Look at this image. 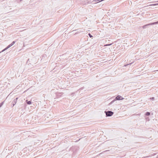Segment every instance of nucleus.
Segmentation results:
<instances>
[{"mask_svg":"<svg viewBox=\"0 0 158 158\" xmlns=\"http://www.w3.org/2000/svg\"><path fill=\"white\" fill-rule=\"evenodd\" d=\"M116 99L117 100H121L123 99V98L120 96H118L116 98Z\"/></svg>","mask_w":158,"mask_h":158,"instance_id":"nucleus-2","label":"nucleus"},{"mask_svg":"<svg viewBox=\"0 0 158 158\" xmlns=\"http://www.w3.org/2000/svg\"><path fill=\"white\" fill-rule=\"evenodd\" d=\"M110 45L109 44H108V45Z\"/></svg>","mask_w":158,"mask_h":158,"instance_id":"nucleus-9","label":"nucleus"},{"mask_svg":"<svg viewBox=\"0 0 158 158\" xmlns=\"http://www.w3.org/2000/svg\"><path fill=\"white\" fill-rule=\"evenodd\" d=\"M15 43V41H13L6 48V49H7L9 48H10V47H11L13 45H14Z\"/></svg>","mask_w":158,"mask_h":158,"instance_id":"nucleus-3","label":"nucleus"},{"mask_svg":"<svg viewBox=\"0 0 158 158\" xmlns=\"http://www.w3.org/2000/svg\"><path fill=\"white\" fill-rule=\"evenodd\" d=\"M113 114V112L110 111H108L107 112L106 114V115L108 116H111Z\"/></svg>","mask_w":158,"mask_h":158,"instance_id":"nucleus-1","label":"nucleus"},{"mask_svg":"<svg viewBox=\"0 0 158 158\" xmlns=\"http://www.w3.org/2000/svg\"><path fill=\"white\" fill-rule=\"evenodd\" d=\"M89 35L90 38L92 37V36L90 34H89Z\"/></svg>","mask_w":158,"mask_h":158,"instance_id":"nucleus-7","label":"nucleus"},{"mask_svg":"<svg viewBox=\"0 0 158 158\" xmlns=\"http://www.w3.org/2000/svg\"><path fill=\"white\" fill-rule=\"evenodd\" d=\"M27 103L28 104H30L31 103V101H28L27 102Z\"/></svg>","mask_w":158,"mask_h":158,"instance_id":"nucleus-5","label":"nucleus"},{"mask_svg":"<svg viewBox=\"0 0 158 158\" xmlns=\"http://www.w3.org/2000/svg\"><path fill=\"white\" fill-rule=\"evenodd\" d=\"M158 5V4H152V5H150V6H156V5Z\"/></svg>","mask_w":158,"mask_h":158,"instance_id":"nucleus-6","label":"nucleus"},{"mask_svg":"<svg viewBox=\"0 0 158 158\" xmlns=\"http://www.w3.org/2000/svg\"><path fill=\"white\" fill-rule=\"evenodd\" d=\"M2 105V103L0 104V107H1Z\"/></svg>","mask_w":158,"mask_h":158,"instance_id":"nucleus-8","label":"nucleus"},{"mask_svg":"<svg viewBox=\"0 0 158 158\" xmlns=\"http://www.w3.org/2000/svg\"><path fill=\"white\" fill-rule=\"evenodd\" d=\"M150 114L149 112H147L146 114V115H149Z\"/></svg>","mask_w":158,"mask_h":158,"instance_id":"nucleus-4","label":"nucleus"}]
</instances>
